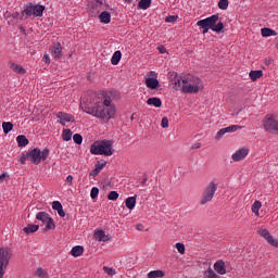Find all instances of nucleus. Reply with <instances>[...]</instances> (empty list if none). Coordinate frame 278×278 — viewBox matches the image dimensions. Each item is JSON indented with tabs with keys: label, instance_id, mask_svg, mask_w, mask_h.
Returning a JSON list of instances; mask_svg holds the SVG:
<instances>
[{
	"label": "nucleus",
	"instance_id": "obj_1",
	"mask_svg": "<svg viewBox=\"0 0 278 278\" xmlns=\"http://www.w3.org/2000/svg\"><path fill=\"white\" fill-rule=\"evenodd\" d=\"M81 105H85V112L87 114L99 118L101 123H108L116 114V108L112 105V99L110 97H104L103 101H99L97 93L92 91L83 96Z\"/></svg>",
	"mask_w": 278,
	"mask_h": 278
},
{
	"label": "nucleus",
	"instance_id": "obj_2",
	"mask_svg": "<svg viewBox=\"0 0 278 278\" xmlns=\"http://www.w3.org/2000/svg\"><path fill=\"white\" fill-rule=\"evenodd\" d=\"M220 16L218 14L212 15L204 20H200L197 22L198 27H202V34H207L210 29L215 31V34H223L225 30V24L223 22H218Z\"/></svg>",
	"mask_w": 278,
	"mask_h": 278
},
{
	"label": "nucleus",
	"instance_id": "obj_3",
	"mask_svg": "<svg viewBox=\"0 0 278 278\" xmlns=\"http://www.w3.org/2000/svg\"><path fill=\"white\" fill-rule=\"evenodd\" d=\"M91 155H114V141L113 140H98L90 147Z\"/></svg>",
	"mask_w": 278,
	"mask_h": 278
},
{
	"label": "nucleus",
	"instance_id": "obj_4",
	"mask_svg": "<svg viewBox=\"0 0 278 278\" xmlns=\"http://www.w3.org/2000/svg\"><path fill=\"white\" fill-rule=\"evenodd\" d=\"M47 157H49V149L45 148L42 151H40V149L35 148L26 154L23 153L20 162L21 164H25V162L29 160V162H31L33 164L38 165L41 162H45Z\"/></svg>",
	"mask_w": 278,
	"mask_h": 278
},
{
	"label": "nucleus",
	"instance_id": "obj_5",
	"mask_svg": "<svg viewBox=\"0 0 278 278\" xmlns=\"http://www.w3.org/2000/svg\"><path fill=\"white\" fill-rule=\"evenodd\" d=\"M187 87H184L185 94H197L200 90H203V81L197 76H188Z\"/></svg>",
	"mask_w": 278,
	"mask_h": 278
},
{
	"label": "nucleus",
	"instance_id": "obj_6",
	"mask_svg": "<svg viewBox=\"0 0 278 278\" xmlns=\"http://www.w3.org/2000/svg\"><path fill=\"white\" fill-rule=\"evenodd\" d=\"M168 79L174 90H181L184 92V88L188 87V78L184 79L177 72L169 73Z\"/></svg>",
	"mask_w": 278,
	"mask_h": 278
},
{
	"label": "nucleus",
	"instance_id": "obj_7",
	"mask_svg": "<svg viewBox=\"0 0 278 278\" xmlns=\"http://www.w3.org/2000/svg\"><path fill=\"white\" fill-rule=\"evenodd\" d=\"M216 190H218V185H216V182L214 181L208 182L204 191L202 192L200 204L206 205V203H210V201L214 199V194H216Z\"/></svg>",
	"mask_w": 278,
	"mask_h": 278
},
{
	"label": "nucleus",
	"instance_id": "obj_8",
	"mask_svg": "<svg viewBox=\"0 0 278 278\" xmlns=\"http://www.w3.org/2000/svg\"><path fill=\"white\" fill-rule=\"evenodd\" d=\"M45 12V5L30 3L22 11L21 20L29 18V16H42ZM26 15V16H25Z\"/></svg>",
	"mask_w": 278,
	"mask_h": 278
},
{
	"label": "nucleus",
	"instance_id": "obj_9",
	"mask_svg": "<svg viewBox=\"0 0 278 278\" xmlns=\"http://www.w3.org/2000/svg\"><path fill=\"white\" fill-rule=\"evenodd\" d=\"M10 260H12V252L9 248L0 249V278H3L5 275V268H8V264H10Z\"/></svg>",
	"mask_w": 278,
	"mask_h": 278
},
{
	"label": "nucleus",
	"instance_id": "obj_10",
	"mask_svg": "<svg viewBox=\"0 0 278 278\" xmlns=\"http://www.w3.org/2000/svg\"><path fill=\"white\" fill-rule=\"evenodd\" d=\"M263 127L269 134H278V121L273 115H266L263 119Z\"/></svg>",
	"mask_w": 278,
	"mask_h": 278
},
{
	"label": "nucleus",
	"instance_id": "obj_11",
	"mask_svg": "<svg viewBox=\"0 0 278 278\" xmlns=\"http://www.w3.org/2000/svg\"><path fill=\"white\" fill-rule=\"evenodd\" d=\"M36 218L46 225L45 231H49V229H55V222L52 217L49 216V213L39 212L36 214Z\"/></svg>",
	"mask_w": 278,
	"mask_h": 278
},
{
	"label": "nucleus",
	"instance_id": "obj_12",
	"mask_svg": "<svg viewBox=\"0 0 278 278\" xmlns=\"http://www.w3.org/2000/svg\"><path fill=\"white\" fill-rule=\"evenodd\" d=\"M101 10H103V0H92L88 7L90 16H97Z\"/></svg>",
	"mask_w": 278,
	"mask_h": 278
},
{
	"label": "nucleus",
	"instance_id": "obj_13",
	"mask_svg": "<svg viewBox=\"0 0 278 278\" xmlns=\"http://www.w3.org/2000/svg\"><path fill=\"white\" fill-rule=\"evenodd\" d=\"M148 76L146 78V86L147 88H149L150 90H157V88L160 87V80H157V78H153L155 77V72H149Z\"/></svg>",
	"mask_w": 278,
	"mask_h": 278
},
{
	"label": "nucleus",
	"instance_id": "obj_14",
	"mask_svg": "<svg viewBox=\"0 0 278 278\" xmlns=\"http://www.w3.org/2000/svg\"><path fill=\"white\" fill-rule=\"evenodd\" d=\"M258 233L262 238H264V240H266L268 244H270V247H275V249H278V241L270 235V231H268V229H261L258 230Z\"/></svg>",
	"mask_w": 278,
	"mask_h": 278
},
{
	"label": "nucleus",
	"instance_id": "obj_15",
	"mask_svg": "<svg viewBox=\"0 0 278 278\" xmlns=\"http://www.w3.org/2000/svg\"><path fill=\"white\" fill-rule=\"evenodd\" d=\"M238 129H242V126L231 125L226 128H222L217 131L215 140H220L225 134H233V131H238Z\"/></svg>",
	"mask_w": 278,
	"mask_h": 278
},
{
	"label": "nucleus",
	"instance_id": "obj_16",
	"mask_svg": "<svg viewBox=\"0 0 278 278\" xmlns=\"http://www.w3.org/2000/svg\"><path fill=\"white\" fill-rule=\"evenodd\" d=\"M247 155H249V148H241L231 155V160L232 162H242Z\"/></svg>",
	"mask_w": 278,
	"mask_h": 278
},
{
	"label": "nucleus",
	"instance_id": "obj_17",
	"mask_svg": "<svg viewBox=\"0 0 278 278\" xmlns=\"http://www.w3.org/2000/svg\"><path fill=\"white\" fill-rule=\"evenodd\" d=\"M94 240L98 242H110L112 240V236L105 235L104 230H98L93 235Z\"/></svg>",
	"mask_w": 278,
	"mask_h": 278
},
{
	"label": "nucleus",
	"instance_id": "obj_18",
	"mask_svg": "<svg viewBox=\"0 0 278 278\" xmlns=\"http://www.w3.org/2000/svg\"><path fill=\"white\" fill-rule=\"evenodd\" d=\"M56 118H60L61 125H64V123H73L75 121L73 115L64 113V112L56 113Z\"/></svg>",
	"mask_w": 278,
	"mask_h": 278
},
{
	"label": "nucleus",
	"instance_id": "obj_19",
	"mask_svg": "<svg viewBox=\"0 0 278 278\" xmlns=\"http://www.w3.org/2000/svg\"><path fill=\"white\" fill-rule=\"evenodd\" d=\"M214 270L218 275H227V268L225 267V261L219 260L214 264Z\"/></svg>",
	"mask_w": 278,
	"mask_h": 278
},
{
	"label": "nucleus",
	"instance_id": "obj_20",
	"mask_svg": "<svg viewBox=\"0 0 278 278\" xmlns=\"http://www.w3.org/2000/svg\"><path fill=\"white\" fill-rule=\"evenodd\" d=\"M9 67L11 71H13V73H16L17 75H25V73H27V70H25V67L16 64V63H9Z\"/></svg>",
	"mask_w": 278,
	"mask_h": 278
},
{
	"label": "nucleus",
	"instance_id": "obj_21",
	"mask_svg": "<svg viewBox=\"0 0 278 278\" xmlns=\"http://www.w3.org/2000/svg\"><path fill=\"white\" fill-rule=\"evenodd\" d=\"M51 53L55 60H60V58H62V43L58 42L53 48H51Z\"/></svg>",
	"mask_w": 278,
	"mask_h": 278
},
{
	"label": "nucleus",
	"instance_id": "obj_22",
	"mask_svg": "<svg viewBox=\"0 0 278 278\" xmlns=\"http://www.w3.org/2000/svg\"><path fill=\"white\" fill-rule=\"evenodd\" d=\"M249 77L252 81H257V79H262V77H264V72L262 70L251 71L249 73Z\"/></svg>",
	"mask_w": 278,
	"mask_h": 278
},
{
	"label": "nucleus",
	"instance_id": "obj_23",
	"mask_svg": "<svg viewBox=\"0 0 278 278\" xmlns=\"http://www.w3.org/2000/svg\"><path fill=\"white\" fill-rule=\"evenodd\" d=\"M18 12L15 13H7V23L9 25H16V21H18Z\"/></svg>",
	"mask_w": 278,
	"mask_h": 278
},
{
	"label": "nucleus",
	"instance_id": "obj_24",
	"mask_svg": "<svg viewBox=\"0 0 278 278\" xmlns=\"http://www.w3.org/2000/svg\"><path fill=\"white\" fill-rule=\"evenodd\" d=\"M99 18H100V23H104L105 25H108L112 21V15L110 14V12L103 11L99 15Z\"/></svg>",
	"mask_w": 278,
	"mask_h": 278
},
{
	"label": "nucleus",
	"instance_id": "obj_25",
	"mask_svg": "<svg viewBox=\"0 0 278 278\" xmlns=\"http://www.w3.org/2000/svg\"><path fill=\"white\" fill-rule=\"evenodd\" d=\"M71 255L73 257H80V255H84V247L81 245H75L72 250H71Z\"/></svg>",
	"mask_w": 278,
	"mask_h": 278
},
{
	"label": "nucleus",
	"instance_id": "obj_26",
	"mask_svg": "<svg viewBox=\"0 0 278 278\" xmlns=\"http://www.w3.org/2000/svg\"><path fill=\"white\" fill-rule=\"evenodd\" d=\"M147 105H153L154 108H162V99L160 98H149L147 100Z\"/></svg>",
	"mask_w": 278,
	"mask_h": 278
},
{
	"label": "nucleus",
	"instance_id": "obj_27",
	"mask_svg": "<svg viewBox=\"0 0 278 278\" xmlns=\"http://www.w3.org/2000/svg\"><path fill=\"white\" fill-rule=\"evenodd\" d=\"M138 195L129 197L125 200V205L128 210H134L136 207V199Z\"/></svg>",
	"mask_w": 278,
	"mask_h": 278
},
{
	"label": "nucleus",
	"instance_id": "obj_28",
	"mask_svg": "<svg viewBox=\"0 0 278 278\" xmlns=\"http://www.w3.org/2000/svg\"><path fill=\"white\" fill-rule=\"evenodd\" d=\"M38 229H40V226L30 224V225H28L27 227H25V228L23 229V231H24V233H26L27 236H29V233H36V231H38Z\"/></svg>",
	"mask_w": 278,
	"mask_h": 278
},
{
	"label": "nucleus",
	"instance_id": "obj_29",
	"mask_svg": "<svg viewBox=\"0 0 278 278\" xmlns=\"http://www.w3.org/2000/svg\"><path fill=\"white\" fill-rule=\"evenodd\" d=\"M122 58H123V53L119 50L115 51L111 59V63L113 64V66L118 65V62H121Z\"/></svg>",
	"mask_w": 278,
	"mask_h": 278
},
{
	"label": "nucleus",
	"instance_id": "obj_30",
	"mask_svg": "<svg viewBox=\"0 0 278 278\" xmlns=\"http://www.w3.org/2000/svg\"><path fill=\"white\" fill-rule=\"evenodd\" d=\"M18 147H27L29 144V139L25 135H20L16 137Z\"/></svg>",
	"mask_w": 278,
	"mask_h": 278
},
{
	"label": "nucleus",
	"instance_id": "obj_31",
	"mask_svg": "<svg viewBox=\"0 0 278 278\" xmlns=\"http://www.w3.org/2000/svg\"><path fill=\"white\" fill-rule=\"evenodd\" d=\"M261 34L263 38H269V36H277V31L273 30L271 28H262Z\"/></svg>",
	"mask_w": 278,
	"mask_h": 278
},
{
	"label": "nucleus",
	"instance_id": "obj_32",
	"mask_svg": "<svg viewBox=\"0 0 278 278\" xmlns=\"http://www.w3.org/2000/svg\"><path fill=\"white\" fill-rule=\"evenodd\" d=\"M152 0H140L138 3V8L140 10H149L151 8Z\"/></svg>",
	"mask_w": 278,
	"mask_h": 278
},
{
	"label": "nucleus",
	"instance_id": "obj_33",
	"mask_svg": "<svg viewBox=\"0 0 278 278\" xmlns=\"http://www.w3.org/2000/svg\"><path fill=\"white\" fill-rule=\"evenodd\" d=\"M2 129L4 134H10V131L14 129V124H12V122H3Z\"/></svg>",
	"mask_w": 278,
	"mask_h": 278
},
{
	"label": "nucleus",
	"instance_id": "obj_34",
	"mask_svg": "<svg viewBox=\"0 0 278 278\" xmlns=\"http://www.w3.org/2000/svg\"><path fill=\"white\" fill-rule=\"evenodd\" d=\"M164 275V270H152L148 274V278H162Z\"/></svg>",
	"mask_w": 278,
	"mask_h": 278
},
{
	"label": "nucleus",
	"instance_id": "obj_35",
	"mask_svg": "<svg viewBox=\"0 0 278 278\" xmlns=\"http://www.w3.org/2000/svg\"><path fill=\"white\" fill-rule=\"evenodd\" d=\"M262 208V202L260 201H255L253 204H252V212L253 214H255V216H260V210Z\"/></svg>",
	"mask_w": 278,
	"mask_h": 278
},
{
	"label": "nucleus",
	"instance_id": "obj_36",
	"mask_svg": "<svg viewBox=\"0 0 278 278\" xmlns=\"http://www.w3.org/2000/svg\"><path fill=\"white\" fill-rule=\"evenodd\" d=\"M204 278H220V276L214 273V269H212V267H208L204 271Z\"/></svg>",
	"mask_w": 278,
	"mask_h": 278
},
{
	"label": "nucleus",
	"instance_id": "obj_37",
	"mask_svg": "<svg viewBox=\"0 0 278 278\" xmlns=\"http://www.w3.org/2000/svg\"><path fill=\"white\" fill-rule=\"evenodd\" d=\"M62 138L65 142H68L73 138V131L71 129H64L62 134Z\"/></svg>",
	"mask_w": 278,
	"mask_h": 278
},
{
	"label": "nucleus",
	"instance_id": "obj_38",
	"mask_svg": "<svg viewBox=\"0 0 278 278\" xmlns=\"http://www.w3.org/2000/svg\"><path fill=\"white\" fill-rule=\"evenodd\" d=\"M218 8L219 10H227L229 8V0H219Z\"/></svg>",
	"mask_w": 278,
	"mask_h": 278
},
{
	"label": "nucleus",
	"instance_id": "obj_39",
	"mask_svg": "<svg viewBox=\"0 0 278 278\" xmlns=\"http://www.w3.org/2000/svg\"><path fill=\"white\" fill-rule=\"evenodd\" d=\"M175 249H177L178 253H180V255H184L186 253V245H184V243H176L175 244Z\"/></svg>",
	"mask_w": 278,
	"mask_h": 278
},
{
	"label": "nucleus",
	"instance_id": "obj_40",
	"mask_svg": "<svg viewBox=\"0 0 278 278\" xmlns=\"http://www.w3.org/2000/svg\"><path fill=\"white\" fill-rule=\"evenodd\" d=\"M103 270L106 273V275H109V277H114V275H116V269L112 267L104 266Z\"/></svg>",
	"mask_w": 278,
	"mask_h": 278
},
{
	"label": "nucleus",
	"instance_id": "obj_41",
	"mask_svg": "<svg viewBox=\"0 0 278 278\" xmlns=\"http://www.w3.org/2000/svg\"><path fill=\"white\" fill-rule=\"evenodd\" d=\"M73 140H74L75 144H81V142H84V137H81L80 134H75L73 136Z\"/></svg>",
	"mask_w": 278,
	"mask_h": 278
},
{
	"label": "nucleus",
	"instance_id": "obj_42",
	"mask_svg": "<svg viewBox=\"0 0 278 278\" xmlns=\"http://www.w3.org/2000/svg\"><path fill=\"white\" fill-rule=\"evenodd\" d=\"M106 164H108V161H104V162L97 161L96 168L101 172L103 170V168H105Z\"/></svg>",
	"mask_w": 278,
	"mask_h": 278
},
{
	"label": "nucleus",
	"instance_id": "obj_43",
	"mask_svg": "<svg viewBox=\"0 0 278 278\" xmlns=\"http://www.w3.org/2000/svg\"><path fill=\"white\" fill-rule=\"evenodd\" d=\"M109 201H116L118 199V192L117 191H111L108 194Z\"/></svg>",
	"mask_w": 278,
	"mask_h": 278
},
{
	"label": "nucleus",
	"instance_id": "obj_44",
	"mask_svg": "<svg viewBox=\"0 0 278 278\" xmlns=\"http://www.w3.org/2000/svg\"><path fill=\"white\" fill-rule=\"evenodd\" d=\"M90 197H91V199H97V197H99V188L93 187V188L91 189Z\"/></svg>",
	"mask_w": 278,
	"mask_h": 278
},
{
	"label": "nucleus",
	"instance_id": "obj_45",
	"mask_svg": "<svg viewBox=\"0 0 278 278\" xmlns=\"http://www.w3.org/2000/svg\"><path fill=\"white\" fill-rule=\"evenodd\" d=\"M61 207H63V206L60 201L52 202V210H55V212H58V210H60Z\"/></svg>",
	"mask_w": 278,
	"mask_h": 278
},
{
	"label": "nucleus",
	"instance_id": "obj_46",
	"mask_svg": "<svg viewBox=\"0 0 278 278\" xmlns=\"http://www.w3.org/2000/svg\"><path fill=\"white\" fill-rule=\"evenodd\" d=\"M177 21V15H168L166 18H165V22L166 23H175Z\"/></svg>",
	"mask_w": 278,
	"mask_h": 278
},
{
	"label": "nucleus",
	"instance_id": "obj_47",
	"mask_svg": "<svg viewBox=\"0 0 278 278\" xmlns=\"http://www.w3.org/2000/svg\"><path fill=\"white\" fill-rule=\"evenodd\" d=\"M161 126L163 127V129H166V127H168V117L162 118Z\"/></svg>",
	"mask_w": 278,
	"mask_h": 278
},
{
	"label": "nucleus",
	"instance_id": "obj_48",
	"mask_svg": "<svg viewBox=\"0 0 278 278\" xmlns=\"http://www.w3.org/2000/svg\"><path fill=\"white\" fill-rule=\"evenodd\" d=\"M56 212H58L59 216H61V218H64V216H66V213L64 212L63 206L61 208H59Z\"/></svg>",
	"mask_w": 278,
	"mask_h": 278
},
{
	"label": "nucleus",
	"instance_id": "obj_49",
	"mask_svg": "<svg viewBox=\"0 0 278 278\" xmlns=\"http://www.w3.org/2000/svg\"><path fill=\"white\" fill-rule=\"evenodd\" d=\"M99 173H100V170H99L97 167H94V169H92V170L90 172V176H91V177H97V175H99Z\"/></svg>",
	"mask_w": 278,
	"mask_h": 278
},
{
	"label": "nucleus",
	"instance_id": "obj_50",
	"mask_svg": "<svg viewBox=\"0 0 278 278\" xmlns=\"http://www.w3.org/2000/svg\"><path fill=\"white\" fill-rule=\"evenodd\" d=\"M45 275V269H42L41 267H39L38 269H37V276L38 277H42Z\"/></svg>",
	"mask_w": 278,
	"mask_h": 278
},
{
	"label": "nucleus",
	"instance_id": "obj_51",
	"mask_svg": "<svg viewBox=\"0 0 278 278\" xmlns=\"http://www.w3.org/2000/svg\"><path fill=\"white\" fill-rule=\"evenodd\" d=\"M136 229H137L138 231H144V225H142V224H137V225H136Z\"/></svg>",
	"mask_w": 278,
	"mask_h": 278
},
{
	"label": "nucleus",
	"instance_id": "obj_52",
	"mask_svg": "<svg viewBox=\"0 0 278 278\" xmlns=\"http://www.w3.org/2000/svg\"><path fill=\"white\" fill-rule=\"evenodd\" d=\"M66 181H67V184H70V186H73V175H68L66 177Z\"/></svg>",
	"mask_w": 278,
	"mask_h": 278
},
{
	"label": "nucleus",
	"instance_id": "obj_53",
	"mask_svg": "<svg viewBox=\"0 0 278 278\" xmlns=\"http://www.w3.org/2000/svg\"><path fill=\"white\" fill-rule=\"evenodd\" d=\"M43 59L46 60V64H50L51 63V59L49 58V54H45Z\"/></svg>",
	"mask_w": 278,
	"mask_h": 278
},
{
	"label": "nucleus",
	"instance_id": "obj_54",
	"mask_svg": "<svg viewBox=\"0 0 278 278\" xmlns=\"http://www.w3.org/2000/svg\"><path fill=\"white\" fill-rule=\"evenodd\" d=\"M5 177H8V175L5 174L0 175V184H3V181H5Z\"/></svg>",
	"mask_w": 278,
	"mask_h": 278
},
{
	"label": "nucleus",
	"instance_id": "obj_55",
	"mask_svg": "<svg viewBox=\"0 0 278 278\" xmlns=\"http://www.w3.org/2000/svg\"><path fill=\"white\" fill-rule=\"evenodd\" d=\"M160 53H166V48L164 46L159 47Z\"/></svg>",
	"mask_w": 278,
	"mask_h": 278
},
{
	"label": "nucleus",
	"instance_id": "obj_56",
	"mask_svg": "<svg viewBox=\"0 0 278 278\" xmlns=\"http://www.w3.org/2000/svg\"><path fill=\"white\" fill-rule=\"evenodd\" d=\"M191 149H201V143H194Z\"/></svg>",
	"mask_w": 278,
	"mask_h": 278
},
{
	"label": "nucleus",
	"instance_id": "obj_57",
	"mask_svg": "<svg viewBox=\"0 0 278 278\" xmlns=\"http://www.w3.org/2000/svg\"><path fill=\"white\" fill-rule=\"evenodd\" d=\"M141 184H147V176L143 177Z\"/></svg>",
	"mask_w": 278,
	"mask_h": 278
},
{
	"label": "nucleus",
	"instance_id": "obj_58",
	"mask_svg": "<svg viewBox=\"0 0 278 278\" xmlns=\"http://www.w3.org/2000/svg\"><path fill=\"white\" fill-rule=\"evenodd\" d=\"M125 1H127L128 3H131L132 0H125Z\"/></svg>",
	"mask_w": 278,
	"mask_h": 278
},
{
	"label": "nucleus",
	"instance_id": "obj_59",
	"mask_svg": "<svg viewBox=\"0 0 278 278\" xmlns=\"http://www.w3.org/2000/svg\"><path fill=\"white\" fill-rule=\"evenodd\" d=\"M131 121H134V115L131 116Z\"/></svg>",
	"mask_w": 278,
	"mask_h": 278
},
{
	"label": "nucleus",
	"instance_id": "obj_60",
	"mask_svg": "<svg viewBox=\"0 0 278 278\" xmlns=\"http://www.w3.org/2000/svg\"><path fill=\"white\" fill-rule=\"evenodd\" d=\"M266 64L268 65V64H270V62H267Z\"/></svg>",
	"mask_w": 278,
	"mask_h": 278
},
{
	"label": "nucleus",
	"instance_id": "obj_61",
	"mask_svg": "<svg viewBox=\"0 0 278 278\" xmlns=\"http://www.w3.org/2000/svg\"><path fill=\"white\" fill-rule=\"evenodd\" d=\"M22 31H25V29L22 28Z\"/></svg>",
	"mask_w": 278,
	"mask_h": 278
},
{
	"label": "nucleus",
	"instance_id": "obj_62",
	"mask_svg": "<svg viewBox=\"0 0 278 278\" xmlns=\"http://www.w3.org/2000/svg\"><path fill=\"white\" fill-rule=\"evenodd\" d=\"M22 31H25V29L22 28Z\"/></svg>",
	"mask_w": 278,
	"mask_h": 278
},
{
	"label": "nucleus",
	"instance_id": "obj_63",
	"mask_svg": "<svg viewBox=\"0 0 278 278\" xmlns=\"http://www.w3.org/2000/svg\"><path fill=\"white\" fill-rule=\"evenodd\" d=\"M22 31H25V29L22 28Z\"/></svg>",
	"mask_w": 278,
	"mask_h": 278
}]
</instances>
